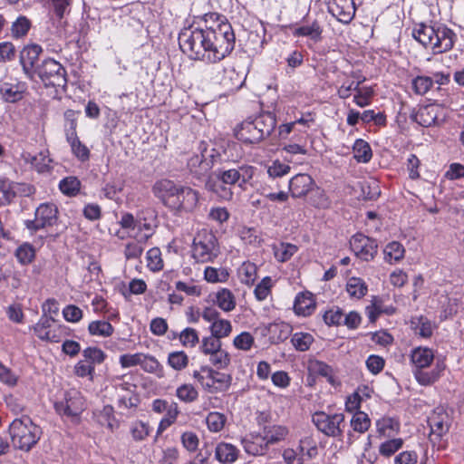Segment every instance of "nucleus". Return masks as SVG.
Masks as SVG:
<instances>
[{
  "mask_svg": "<svg viewBox=\"0 0 464 464\" xmlns=\"http://www.w3.org/2000/svg\"><path fill=\"white\" fill-rule=\"evenodd\" d=\"M205 28H184L179 34V45L191 60L216 63L234 50L236 37L232 25L221 14L203 15Z\"/></svg>",
  "mask_w": 464,
  "mask_h": 464,
  "instance_id": "f257e3e1",
  "label": "nucleus"
},
{
  "mask_svg": "<svg viewBox=\"0 0 464 464\" xmlns=\"http://www.w3.org/2000/svg\"><path fill=\"white\" fill-rule=\"evenodd\" d=\"M413 38L433 53L450 51L457 39L456 34L448 26L440 23L416 24L411 33Z\"/></svg>",
  "mask_w": 464,
  "mask_h": 464,
  "instance_id": "f03ea898",
  "label": "nucleus"
},
{
  "mask_svg": "<svg viewBox=\"0 0 464 464\" xmlns=\"http://www.w3.org/2000/svg\"><path fill=\"white\" fill-rule=\"evenodd\" d=\"M8 433L15 450L28 452L41 439L42 429L30 417L24 415L14 419L9 424Z\"/></svg>",
  "mask_w": 464,
  "mask_h": 464,
  "instance_id": "7ed1b4c3",
  "label": "nucleus"
},
{
  "mask_svg": "<svg viewBox=\"0 0 464 464\" xmlns=\"http://www.w3.org/2000/svg\"><path fill=\"white\" fill-rule=\"evenodd\" d=\"M434 356L433 350L428 347L419 346L411 351V362L414 367L413 375L420 385L428 386L433 384L440 379L442 372L445 370V364L439 362L432 370H424L432 363Z\"/></svg>",
  "mask_w": 464,
  "mask_h": 464,
  "instance_id": "20e7f679",
  "label": "nucleus"
},
{
  "mask_svg": "<svg viewBox=\"0 0 464 464\" xmlns=\"http://www.w3.org/2000/svg\"><path fill=\"white\" fill-rule=\"evenodd\" d=\"M192 376L209 393L225 392L232 382L230 374L220 372L210 366H202L194 371Z\"/></svg>",
  "mask_w": 464,
  "mask_h": 464,
  "instance_id": "39448f33",
  "label": "nucleus"
},
{
  "mask_svg": "<svg viewBox=\"0 0 464 464\" xmlns=\"http://www.w3.org/2000/svg\"><path fill=\"white\" fill-rule=\"evenodd\" d=\"M219 254L216 236L203 229L193 239L192 257L197 263L213 262Z\"/></svg>",
  "mask_w": 464,
  "mask_h": 464,
  "instance_id": "423d86ee",
  "label": "nucleus"
},
{
  "mask_svg": "<svg viewBox=\"0 0 464 464\" xmlns=\"http://www.w3.org/2000/svg\"><path fill=\"white\" fill-rule=\"evenodd\" d=\"M35 76L39 77L45 87L65 88L67 85L65 68L52 58H46L38 64Z\"/></svg>",
  "mask_w": 464,
  "mask_h": 464,
  "instance_id": "0eeeda50",
  "label": "nucleus"
},
{
  "mask_svg": "<svg viewBox=\"0 0 464 464\" xmlns=\"http://www.w3.org/2000/svg\"><path fill=\"white\" fill-rule=\"evenodd\" d=\"M198 150L199 154L194 153L188 159L187 167L194 178L201 179L208 173L218 160L213 153L215 150H208V144L205 141L199 142Z\"/></svg>",
  "mask_w": 464,
  "mask_h": 464,
  "instance_id": "6e6552de",
  "label": "nucleus"
},
{
  "mask_svg": "<svg viewBox=\"0 0 464 464\" xmlns=\"http://www.w3.org/2000/svg\"><path fill=\"white\" fill-rule=\"evenodd\" d=\"M312 421L320 432L333 438L342 437L346 426L343 413L328 414L324 411H316L312 415Z\"/></svg>",
  "mask_w": 464,
  "mask_h": 464,
  "instance_id": "1a4fd4ad",
  "label": "nucleus"
},
{
  "mask_svg": "<svg viewBox=\"0 0 464 464\" xmlns=\"http://www.w3.org/2000/svg\"><path fill=\"white\" fill-rule=\"evenodd\" d=\"M256 168L242 164L237 168H220L215 171L216 178L224 185H237L242 190H246L247 185L255 175Z\"/></svg>",
  "mask_w": 464,
  "mask_h": 464,
  "instance_id": "9d476101",
  "label": "nucleus"
},
{
  "mask_svg": "<svg viewBox=\"0 0 464 464\" xmlns=\"http://www.w3.org/2000/svg\"><path fill=\"white\" fill-rule=\"evenodd\" d=\"M58 218V208L54 204L43 203L35 210L34 218L24 221L25 227L31 234L53 227Z\"/></svg>",
  "mask_w": 464,
  "mask_h": 464,
  "instance_id": "9b49d317",
  "label": "nucleus"
},
{
  "mask_svg": "<svg viewBox=\"0 0 464 464\" xmlns=\"http://www.w3.org/2000/svg\"><path fill=\"white\" fill-rule=\"evenodd\" d=\"M55 320L51 316H42L33 327L36 336L42 341L59 343L62 338L69 335V329L63 324H54Z\"/></svg>",
  "mask_w": 464,
  "mask_h": 464,
  "instance_id": "f8f14e48",
  "label": "nucleus"
},
{
  "mask_svg": "<svg viewBox=\"0 0 464 464\" xmlns=\"http://www.w3.org/2000/svg\"><path fill=\"white\" fill-rule=\"evenodd\" d=\"M350 247L356 257L366 262L372 261L378 253L377 241L362 233H356L351 237Z\"/></svg>",
  "mask_w": 464,
  "mask_h": 464,
  "instance_id": "ddd939ff",
  "label": "nucleus"
},
{
  "mask_svg": "<svg viewBox=\"0 0 464 464\" xmlns=\"http://www.w3.org/2000/svg\"><path fill=\"white\" fill-rule=\"evenodd\" d=\"M54 409L63 417L77 419L84 410V399L80 392H66L63 400L54 403Z\"/></svg>",
  "mask_w": 464,
  "mask_h": 464,
  "instance_id": "4468645a",
  "label": "nucleus"
},
{
  "mask_svg": "<svg viewBox=\"0 0 464 464\" xmlns=\"http://www.w3.org/2000/svg\"><path fill=\"white\" fill-rule=\"evenodd\" d=\"M178 190L169 208L178 211H193L198 205V191L182 185L179 186Z\"/></svg>",
  "mask_w": 464,
  "mask_h": 464,
  "instance_id": "2eb2a0df",
  "label": "nucleus"
},
{
  "mask_svg": "<svg viewBox=\"0 0 464 464\" xmlns=\"http://www.w3.org/2000/svg\"><path fill=\"white\" fill-rule=\"evenodd\" d=\"M42 52V46L37 44H28L21 51L20 63L23 72L31 80L35 77V72L39 64V56Z\"/></svg>",
  "mask_w": 464,
  "mask_h": 464,
  "instance_id": "dca6fc26",
  "label": "nucleus"
},
{
  "mask_svg": "<svg viewBox=\"0 0 464 464\" xmlns=\"http://www.w3.org/2000/svg\"><path fill=\"white\" fill-rule=\"evenodd\" d=\"M328 11L339 22L349 24L355 14L353 0H329Z\"/></svg>",
  "mask_w": 464,
  "mask_h": 464,
  "instance_id": "f3484780",
  "label": "nucleus"
},
{
  "mask_svg": "<svg viewBox=\"0 0 464 464\" xmlns=\"http://www.w3.org/2000/svg\"><path fill=\"white\" fill-rule=\"evenodd\" d=\"M443 112V109L435 104H429L421 107L414 115H411L412 121L423 127H430L438 124L439 117Z\"/></svg>",
  "mask_w": 464,
  "mask_h": 464,
  "instance_id": "a211bd4d",
  "label": "nucleus"
},
{
  "mask_svg": "<svg viewBox=\"0 0 464 464\" xmlns=\"http://www.w3.org/2000/svg\"><path fill=\"white\" fill-rule=\"evenodd\" d=\"M179 186L170 179H161L154 184L153 193L165 206L169 208Z\"/></svg>",
  "mask_w": 464,
  "mask_h": 464,
  "instance_id": "6ab92c4d",
  "label": "nucleus"
},
{
  "mask_svg": "<svg viewBox=\"0 0 464 464\" xmlns=\"http://www.w3.org/2000/svg\"><path fill=\"white\" fill-rule=\"evenodd\" d=\"M314 185V180L310 175L300 173L289 180V190L293 198H302L312 191Z\"/></svg>",
  "mask_w": 464,
  "mask_h": 464,
  "instance_id": "aec40b11",
  "label": "nucleus"
},
{
  "mask_svg": "<svg viewBox=\"0 0 464 464\" xmlns=\"http://www.w3.org/2000/svg\"><path fill=\"white\" fill-rule=\"evenodd\" d=\"M237 139L246 144H255L262 140L253 119H246L236 130Z\"/></svg>",
  "mask_w": 464,
  "mask_h": 464,
  "instance_id": "412c9836",
  "label": "nucleus"
},
{
  "mask_svg": "<svg viewBox=\"0 0 464 464\" xmlns=\"http://www.w3.org/2000/svg\"><path fill=\"white\" fill-rule=\"evenodd\" d=\"M26 90V83L23 82H5L0 84V95L5 102L13 103L23 100Z\"/></svg>",
  "mask_w": 464,
  "mask_h": 464,
  "instance_id": "4be33fe9",
  "label": "nucleus"
},
{
  "mask_svg": "<svg viewBox=\"0 0 464 464\" xmlns=\"http://www.w3.org/2000/svg\"><path fill=\"white\" fill-rule=\"evenodd\" d=\"M241 443L248 455L263 456L268 450L267 442L264 435L261 434L251 433L249 437L242 439Z\"/></svg>",
  "mask_w": 464,
  "mask_h": 464,
  "instance_id": "5701e85b",
  "label": "nucleus"
},
{
  "mask_svg": "<svg viewBox=\"0 0 464 464\" xmlns=\"http://www.w3.org/2000/svg\"><path fill=\"white\" fill-rule=\"evenodd\" d=\"M447 420L448 416L442 410L433 411L428 418V424L430 428L431 435L440 438L446 433L449 430Z\"/></svg>",
  "mask_w": 464,
  "mask_h": 464,
  "instance_id": "b1692460",
  "label": "nucleus"
},
{
  "mask_svg": "<svg viewBox=\"0 0 464 464\" xmlns=\"http://www.w3.org/2000/svg\"><path fill=\"white\" fill-rule=\"evenodd\" d=\"M315 309V301L311 293H300L296 295L294 310L296 314L308 316Z\"/></svg>",
  "mask_w": 464,
  "mask_h": 464,
  "instance_id": "393cba45",
  "label": "nucleus"
},
{
  "mask_svg": "<svg viewBox=\"0 0 464 464\" xmlns=\"http://www.w3.org/2000/svg\"><path fill=\"white\" fill-rule=\"evenodd\" d=\"M157 227V216L152 209H144L138 213L137 215V228L140 231H148L149 234L145 235L146 238H149L154 228Z\"/></svg>",
  "mask_w": 464,
  "mask_h": 464,
  "instance_id": "a878e982",
  "label": "nucleus"
},
{
  "mask_svg": "<svg viewBox=\"0 0 464 464\" xmlns=\"http://www.w3.org/2000/svg\"><path fill=\"white\" fill-rule=\"evenodd\" d=\"M239 455V450L231 443L220 442L215 450V457L221 463H234Z\"/></svg>",
  "mask_w": 464,
  "mask_h": 464,
  "instance_id": "bb28decb",
  "label": "nucleus"
},
{
  "mask_svg": "<svg viewBox=\"0 0 464 464\" xmlns=\"http://www.w3.org/2000/svg\"><path fill=\"white\" fill-rule=\"evenodd\" d=\"M262 140L267 138L276 126V120L271 112L262 113L253 119Z\"/></svg>",
  "mask_w": 464,
  "mask_h": 464,
  "instance_id": "cd10ccee",
  "label": "nucleus"
},
{
  "mask_svg": "<svg viewBox=\"0 0 464 464\" xmlns=\"http://www.w3.org/2000/svg\"><path fill=\"white\" fill-rule=\"evenodd\" d=\"M263 433L269 447L285 440L289 434V430L283 425H271L264 427Z\"/></svg>",
  "mask_w": 464,
  "mask_h": 464,
  "instance_id": "c85d7f7f",
  "label": "nucleus"
},
{
  "mask_svg": "<svg viewBox=\"0 0 464 464\" xmlns=\"http://www.w3.org/2000/svg\"><path fill=\"white\" fill-rule=\"evenodd\" d=\"M268 334H270V339L273 343H279L285 341L292 331V327L290 324L280 322V323H273L267 326Z\"/></svg>",
  "mask_w": 464,
  "mask_h": 464,
  "instance_id": "c756f323",
  "label": "nucleus"
},
{
  "mask_svg": "<svg viewBox=\"0 0 464 464\" xmlns=\"http://www.w3.org/2000/svg\"><path fill=\"white\" fill-rule=\"evenodd\" d=\"M66 140L71 147L72 153L77 158L78 160L85 162L90 159V150L85 144H83L77 133L70 136H66Z\"/></svg>",
  "mask_w": 464,
  "mask_h": 464,
  "instance_id": "7c9ffc66",
  "label": "nucleus"
},
{
  "mask_svg": "<svg viewBox=\"0 0 464 464\" xmlns=\"http://www.w3.org/2000/svg\"><path fill=\"white\" fill-rule=\"evenodd\" d=\"M346 291L350 297L361 299L367 294L368 286L362 278L351 277L347 281Z\"/></svg>",
  "mask_w": 464,
  "mask_h": 464,
  "instance_id": "2f4dec72",
  "label": "nucleus"
},
{
  "mask_svg": "<svg viewBox=\"0 0 464 464\" xmlns=\"http://www.w3.org/2000/svg\"><path fill=\"white\" fill-rule=\"evenodd\" d=\"M152 429L149 423L143 420H135L130 426V433L131 438L136 442L145 440L150 434Z\"/></svg>",
  "mask_w": 464,
  "mask_h": 464,
  "instance_id": "473e14b6",
  "label": "nucleus"
},
{
  "mask_svg": "<svg viewBox=\"0 0 464 464\" xmlns=\"http://www.w3.org/2000/svg\"><path fill=\"white\" fill-rule=\"evenodd\" d=\"M32 27V22L29 18L24 15H19L11 25V34L14 39H20L27 35L30 28Z\"/></svg>",
  "mask_w": 464,
  "mask_h": 464,
  "instance_id": "72a5a7b5",
  "label": "nucleus"
},
{
  "mask_svg": "<svg viewBox=\"0 0 464 464\" xmlns=\"http://www.w3.org/2000/svg\"><path fill=\"white\" fill-rule=\"evenodd\" d=\"M383 253L384 260L392 264L404 257L405 249L400 242L392 241L385 246Z\"/></svg>",
  "mask_w": 464,
  "mask_h": 464,
  "instance_id": "f704fd0d",
  "label": "nucleus"
},
{
  "mask_svg": "<svg viewBox=\"0 0 464 464\" xmlns=\"http://www.w3.org/2000/svg\"><path fill=\"white\" fill-rule=\"evenodd\" d=\"M353 157L358 162H369L372 157V149L363 140H356L353 146Z\"/></svg>",
  "mask_w": 464,
  "mask_h": 464,
  "instance_id": "c9c22d12",
  "label": "nucleus"
},
{
  "mask_svg": "<svg viewBox=\"0 0 464 464\" xmlns=\"http://www.w3.org/2000/svg\"><path fill=\"white\" fill-rule=\"evenodd\" d=\"M98 422L109 429L114 430L118 428V422L114 416V409L111 405H105L102 410L97 415Z\"/></svg>",
  "mask_w": 464,
  "mask_h": 464,
  "instance_id": "e433bc0d",
  "label": "nucleus"
},
{
  "mask_svg": "<svg viewBox=\"0 0 464 464\" xmlns=\"http://www.w3.org/2000/svg\"><path fill=\"white\" fill-rule=\"evenodd\" d=\"M323 29L319 23L314 21L311 24L299 26L295 30V35L296 36H307L314 42H319L322 39Z\"/></svg>",
  "mask_w": 464,
  "mask_h": 464,
  "instance_id": "4c0bfd02",
  "label": "nucleus"
},
{
  "mask_svg": "<svg viewBox=\"0 0 464 464\" xmlns=\"http://www.w3.org/2000/svg\"><path fill=\"white\" fill-rule=\"evenodd\" d=\"M215 302L218 307L225 312H230L236 306L235 296L232 292L227 288L217 292Z\"/></svg>",
  "mask_w": 464,
  "mask_h": 464,
  "instance_id": "58836bf2",
  "label": "nucleus"
},
{
  "mask_svg": "<svg viewBox=\"0 0 464 464\" xmlns=\"http://www.w3.org/2000/svg\"><path fill=\"white\" fill-rule=\"evenodd\" d=\"M88 330L90 334L102 337H109L113 332V326L107 321L97 320L89 324Z\"/></svg>",
  "mask_w": 464,
  "mask_h": 464,
  "instance_id": "ea45409f",
  "label": "nucleus"
},
{
  "mask_svg": "<svg viewBox=\"0 0 464 464\" xmlns=\"http://www.w3.org/2000/svg\"><path fill=\"white\" fill-rule=\"evenodd\" d=\"M15 187L17 186L13 181H0V206H5L14 200L17 196V191H14Z\"/></svg>",
  "mask_w": 464,
  "mask_h": 464,
  "instance_id": "a19ab883",
  "label": "nucleus"
},
{
  "mask_svg": "<svg viewBox=\"0 0 464 464\" xmlns=\"http://www.w3.org/2000/svg\"><path fill=\"white\" fill-rule=\"evenodd\" d=\"M314 341V336L311 334L303 332L295 333L291 337L292 344L299 352L309 350Z\"/></svg>",
  "mask_w": 464,
  "mask_h": 464,
  "instance_id": "79ce46f5",
  "label": "nucleus"
},
{
  "mask_svg": "<svg viewBox=\"0 0 464 464\" xmlns=\"http://www.w3.org/2000/svg\"><path fill=\"white\" fill-rule=\"evenodd\" d=\"M188 356L183 351L169 353L168 364L175 371H182L188 365Z\"/></svg>",
  "mask_w": 464,
  "mask_h": 464,
  "instance_id": "37998d69",
  "label": "nucleus"
},
{
  "mask_svg": "<svg viewBox=\"0 0 464 464\" xmlns=\"http://www.w3.org/2000/svg\"><path fill=\"white\" fill-rule=\"evenodd\" d=\"M147 266L152 272H159L163 269L161 251L159 247H152L146 254Z\"/></svg>",
  "mask_w": 464,
  "mask_h": 464,
  "instance_id": "c03bdc74",
  "label": "nucleus"
},
{
  "mask_svg": "<svg viewBox=\"0 0 464 464\" xmlns=\"http://www.w3.org/2000/svg\"><path fill=\"white\" fill-rule=\"evenodd\" d=\"M15 256L21 265L26 266L34 261L35 250L31 244L24 243L15 250Z\"/></svg>",
  "mask_w": 464,
  "mask_h": 464,
  "instance_id": "a18cd8bd",
  "label": "nucleus"
},
{
  "mask_svg": "<svg viewBox=\"0 0 464 464\" xmlns=\"http://www.w3.org/2000/svg\"><path fill=\"white\" fill-rule=\"evenodd\" d=\"M208 356L210 363L218 370L226 369L231 362L230 354L222 348H219Z\"/></svg>",
  "mask_w": 464,
  "mask_h": 464,
  "instance_id": "49530a36",
  "label": "nucleus"
},
{
  "mask_svg": "<svg viewBox=\"0 0 464 464\" xmlns=\"http://www.w3.org/2000/svg\"><path fill=\"white\" fill-rule=\"evenodd\" d=\"M81 188V182L76 177H67L59 183V188L63 194L73 197L76 196Z\"/></svg>",
  "mask_w": 464,
  "mask_h": 464,
  "instance_id": "de8ad7c7",
  "label": "nucleus"
},
{
  "mask_svg": "<svg viewBox=\"0 0 464 464\" xmlns=\"http://www.w3.org/2000/svg\"><path fill=\"white\" fill-rule=\"evenodd\" d=\"M297 246L290 243H280L274 247V254L277 261L285 262L289 260L296 252Z\"/></svg>",
  "mask_w": 464,
  "mask_h": 464,
  "instance_id": "09e8293b",
  "label": "nucleus"
},
{
  "mask_svg": "<svg viewBox=\"0 0 464 464\" xmlns=\"http://www.w3.org/2000/svg\"><path fill=\"white\" fill-rule=\"evenodd\" d=\"M226 421L227 417L223 413L218 411L209 412L206 418L208 429L211 432H219L222 430Z\"/></svg>",
  "mask_w": 464,
  "mask_h": 464,
  "instance_id": "8fccbe9b",
  "label": "nucleus"
},
{
  "mask_svg": "<svg viewBox=\"0 0 464 464\" xmlns=\"http://www.w3.org/2000/svg\"><path fill=\"white\" fill-rule=\"evenodd\" d=\"M179 340L184 347L193 348L199 343L198 333L194 328L187 327L179 334Z\"/></svg>",
  "mask_w": 464,
  "mask_h": 464,
  "instance_id": "3c124183",
  "label": "nucleus"
},
{
  "mask_svg": "<svg viewBox=\"0 0 464 464\" xmlns=\"http://www.w3.org/2000/svg\"><path fill=\"white\" fill-rule=\"evenodd\" d=\"M256 266L251 262H245L239 268L240 280L243 284L251 285L256 278Z\"/></svg>",
  "mask_w": 464,
  "mask_h": 464,
  "instance_id": "603ef678",
  "label": "nucleus"
},
{
  "mask_svg": "<svg viewBox=\"0 0 464 464\" xmlns=\"http://www.w3.org/2000/svg\"><path fill=\"white\" fill-rule=\"evenodd\" d=\"M373 96V89L370 86L358 85L353 96V102L359 107H366L371 103V99Z\"/></svg>",
  "mask_w": 464,
  "mask_h": 464,
  "instance_id": "864d4df0",
  "label": "nucleus"
},
{
  "mask_svg": "<svg viewBox=\"0 0 464 464\" xmlns=\"http://www.w3.org/2000/svg\"><path fill=\"white\" fill-rule=\"evenodd\" d=\"M176 396L183 402L190 403L198 397V392L192 384H182L176 390Z\"/></svg>",
  "mask_w": 464,
  "mask_h": 464,
  "instance_id": "5fc2aeb1",
  "label": "nucleus"
},
{
  "mask_svg": "<svg viewBox=\"0 0 464 464\" xmlns=\"http://www.w3.org/2000/svg\"><path fill=\"white\" fill-rule=\"evenodd\" d=\"M82 357L92 366L95 367L96 364H101L104 362L106 354L98 347H87L82 351Z\"/></svg>",
  "mask_w": 464,
  "mask_h": 464,
  "instance_id": "6e6d98bb",
  "label": "nucleus"
},
{
  "mask_svg": "<svg viewBox=\"0 0 464 464\" xmlns=\"http://www.w3.org/2000/svg\"><path fill=\"white\" fill-rule=\"evenodd\" d=\"M433 85V79L429 76H417L411 81V88L418 95L426 94Z\"/></svg>",
  "mask_w": 464,
  "mask_h": 464,
  "instance_id": "4d7b16f0",
  "label": "nucleus"
},
{
  "mask_svg": "<svg viewBox=\"0 0 464 464\" xmlns=\"http://www.w3.org/2000/svg\"><path fill=\"white\" fill-rule=\"evenodd\" d=\"M308 369L312 373L325 377L330 382H333V369L325 362L317 360L311 361Z\"/></svg>",
  "mask_w": 464,
  "mask_h": 464,
  "instance_id": "13d9d810",
  "label": "nucleus"
},
{
  "mask_svg": "<svg viewBox=\"0 0 464 464\" xmlns=\"http://www.w3.org/2000/svg\"><path fill=\"white\" fill-rule=\"evenodd\" d=\"M211 334L218 339L228 336L232 331L231 323L228 320L218 319L210 325Z\"/></svg>",
  "mask_w": 464,
  "mask_h": 464,
  "instance_id": "bf43d9fd",
  "label": "nucleus"
},
{
  "mask_svg": "<svg viewBox=\"0 0 464 464\" xmlns=\"http://www.w3.org/2000/svg\"><path fill=\"white\" fill-rule=\"evenodd\" d=\"M18 381L19 375L0 362V382L13 388L17 385Z\"/></svg>",
  "mask_w": 464,
  "mask_h": 464,
  "instance_id": "052dcab7",
  "label": "nucleus"
},
{
  "mask_svg": "<svg viewBox=\"0 0 464 464\" xmlns=\"http://www.w3.org/2000/svg\"><path fill=\"white\" fill-rule=\"evenodd\" d=\"M299 450L309 459H314L318 455L316 442L311 436H306L300 440Z\"/></svg>",
  "mask_w": 464,
  "mask_h": 464,
  "instance_id": "680f3d73",
  "label": "nucleus"
},
{
  "mask_svg": "<svg viewBox=\"0 0 464 464\" xmlns=\"http://www.w3.org/2000/svg\"><path fill=\"white\" fill-rule=\"evenodd\" d=\"M403 446V440L401 438L392 439L380 445L379 452L384 457H391Z\"/></svg>",
  "mask_w": 464,
  "mask_h": 464,
  "instance_id": "e2e57ef3",
  "label": "nucleus"
},
{
  "mask_svg": "<svg viewBox=\"0 0 464 464\" xmlns=\"http://www.w3.org/2000/svg\"><path fill=\"white\" fill-rule=\"evenodd\" d=\"M371 424L368 415L362 411H357L351 420L353 429L360 433L365 432Z\"/></svg>",
  "mask_w": 464,
  "mask_h": 464,
  "instance_id": "0e129e2a",
  "label": "nucleus"
},
{
  "mask_svg": "<svg viewBox=\"0 0 464 464\" xmlns=\"http://www.w3.org/2000/svg\"><path fill=\"white\" fill-rule=\"evenodd\" d=\"M221 344L220 339L211 334L202 339L199 350L205 355H209L221 348Z\"/></svg>",
  "mask_w": 464,
  "mask_h": 464,
  "instance_id": "69168bd1",
  "label": "nucleus"
},
{
  "mask_svg": "<svg viewBox=\"0 0 464 464\" xmlns=\"http://www.w3.org/2000/svg\"><path fill=\"white\" fill-rule=\"evenodd\" d=\"M144 250V246L140 241H130L125 245L124 256L127 260L140 259Z\"/></svg>",
  "mask_w": 464,
  "mask_h": 464,
  "instance_id": "338daca9",
  "label": "nucleus"
},
{
  "mask_svg": "<svg viewBox=\"0 0 464 464\" xmlns=\"http://www.w3.org/2000/svg\"><path fill=\"white\" fill-rule=\"evenodd\" d=\"M272 279L270 276L264 277L255 288V295L257 300L263 301L271 294Z\"/></svg>",
  "mask_w": 464,
  "mask_h": 464,
  "instance_id": "774afa93",
  "label": "nucleus"
}]
</instances>
